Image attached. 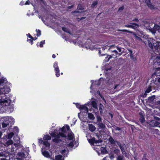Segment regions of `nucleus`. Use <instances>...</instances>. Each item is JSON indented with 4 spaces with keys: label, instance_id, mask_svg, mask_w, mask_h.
<instances>
[{
    "label": "nucleus",
    "instance_id": "nucleus-32",
    "mask_svg": "<svg viewBox=\"0 0 160 160\" xmlns=\"http://www.w3.org/2000/svg\"><path fill=\"white\" fill-rule=\"evenodd\" d=\"M99 110L100 111L101 114H102L103 113V109L104 108V107L102 104H100L99 105Z\"/></svg>",
    "mask_w": 160,
    "mask_h": 160
},
{
    "label": "nucleus",
    "instance_id": "nucleus-53",
    "mask_svg": "<svg viewBox=\"0 0 160 160\" xmlns=\"http://www.w3.org/2000/svg\"><path fill=\"white\" fill-rule=\"evenodd\" d=\"M68 146L72 148L74 146L73 142H71L69 144H68Z\"/></svg>",
    "mask_w": 160,
    "mask_h": 160
},
{
    "label": "nucleus",
    "instance_id": "nucleus-24",
    "mask_svg": "<svg viewBox=\"0 0 160 160\" xmlns=\"http://www.w3.org/2000/svg\"><path fill=\"white\" fill-rule=\"evenodd\" d=\"M109 51L112 53L111 55L112 56H115L118 53L117 50H110Z\"/></svg>",
    "mask_w": 160,
    "mask_h": 160
},
{
    "label": "nucleus",
    "instance_id": "nucleus-34",
    "mask_svg": "<svg viewBox=\"0 0 160 160\" xmlns=\"http://www.w3.org/2000/svg\"><path fill=\"white\" fill-rule=\"evenodd\" d=\"M151 90V89L150 87H148L146 90L145 93L143 95V97H145L147 95V93H149Z\"/></svg>",
    "mask_w": 160,
    "mask_h": 160
},
{
    "label": "nucleus",
    "instance_id": "nucleus-39",
    "mask_svg": "<svg viewBox=\"0 0 160 160\" xmlns=\"http://www.w3.org/2000/svg\"><path fill=\"white\" fill-rule=\"evenodd\" d=\"M51 139V137L48 135H45L43 138V139L44 140H50Z\"/></svg>",
    "mask_w": 160,
    "mask_h": 160
},
{
    "label": "nucleus",
    "instance_id": "nucleus-14",
    "mask_svg": "<svg viewBox=\"0 0 160 160\" xmlns=\"http://www.w3.org/2000/svg\"><path fill=\"white\" fill-rule=\"evenodd\" d=\"M9 152H7L5 151H0V157H4L7 158L9 155Z\"/></svg>",
    "mask_w": 160,
    "mask_h": 160
},
{
    "label": "nucleus",
    "instance_id": "nucleus-28",
    "mask_svg": "<svg viewBox=\"0 0 160 160\" xmlns=\"http://www.w3.org/2000/svg\"><path fill=\"white\" fill-rule=\"evenodd\" d=\"M100 148L102 153L105 154L107 153V150L105 148L102 147H100Z\"/></svg>",
    "mask_w": 160,
    "mask_h": 160
},
{
    "label": "nucleus",
    "instance_id": "nucleus-46",
    "mask_svg": "<svg viewBox=\"0 0 160 160\" xmlns=\"http://www.w3.org/2000/svg\"><path fill=\"white\" fill-rule=\"evenodd\" d=\"M14 135V134L13 132H10L9 134H8V139H11V138Z\"/></svg>",
    "mask_w": 160,
    "mask_h": 160
},
{
    "label": "nucleus",
    "instance_id": "nucleus-16",
    "mask_svg": "<svg viewBox=\"0 0 160 160\" xmlns=\"http://www.w3.org/2000/svg\"><path fill=\"white\" fill-rule=\"evenodd\" d=\"M89 130L92 132L94 131L96 128L95 126L92 124H88Z\"/></svg>",
    "mask_w": 160,
    "mask_h": 160
},
{
    "label": "nucleus",
    "instance_id": "nucleus-1",
    "mask_svg": "<svg viewBox=\"0 0 160 160\" xmlns=\"http://www.w3.org/2000/svg\"><path fill=\"white\" fill-rule=\"evenodd\" d=\"M69 129V127L66 125L65 127H63L62 128H60L58 132H56L57 130L53 132H52L50 133L51 135L55 138L53 139V141L57 143L60 142L62 140V138H66L67 137L66 130L68 131Z\"/></svg>",
    "mask_w": 160,
    "mask_h": 160
},
{
    "label": "nucleus",
    "instance_id": "nucleus-29",
    "mask_svg": "<svg viewBox=\"0 0 160 160\" xmlns=\"http://www.w3.org/2000/svg\"><path fill=\"white\" fill-rule=\"evenodd\" d=\"M154 28V29L156 31L160 32V26L155 24Z\"/></svg>",
    "mask_w": 160,
    "mask_h": 160
},
{
    "label": "nucleus",
    "instance_id": "nucleus-2",
    "mask_svg": "<svg viewBox=\"0 0 160 160\" xmlns=\"http://www.w3.org/2000/svg\"><path fill=\"white\" fill-rule=\"evenodd\" d=\"M144 42L146 45H148L151 49L154 52H158L160 49V42L155 41L152 38H148Z\"/></svg>",
    "mask_w": 160,
    "mask_h": 160
},
{
    "label": "nucleus",
    "instance_id": "nucleus-8",
    "mask_svg": "<svg viewBox=\"0 0 160 160\" xmlns=\"http://www.w3.org/2000/svg\"><path fill=\"white\" fill-rule=\"evenodd\" d=\"M10 89L8 88H0V94H3V98L6 97L5 94L9 92Z\"/></svg>",
    "mask_w": 160,
    "mask_h": 160
},
{
    "label": "nucleus",
    "instance_id": "nucleus-59",
    "mask_svg": "<svg viewBox=\"0 0 160 160\" xmlns=\"http://www.w3.org/2000/svg\"><path fill=\"white\" fill-rule=\"evenodd\" d=\"M66 152H67V151L65 149L62 150H61L60 152L62 154H64V153H66Z\"/></svg>",
    "mask_w": 160,
    "mask_h": 160
},
{
    "label": "nucleus",
    "instance_id": "nucleus-40",
    "mask_svg": "<svg viewBox=\"0 0 160 160\" xmlns=\"http://www.w3.org/2000/svg\"><path fill=\"white\" fill-rule=\"evenodd\" d=\"M62 29L65 32H67L70 34H71L69 30L65 27H63L62 28Z\"/></svg>",
    "mask_w": 160,
    "mask_h": 160
},
{
    "label": "nucleus",
    "instance_id": "nucleus-3",
    "mask_svg": "<svg viewBox=\"0 0 160 160\" xmlns=\"http://www.w3.org/2000/svg\"><path fill=\"white\" fill-rule=\"evenodd\" d=\"M5 98H3L2 97L1 98L0 113H3L5 112L10 104L11 100L9 99L6 98V97Z\"/></svg>",
    "mask_w": 160,
    "mask_h": 160
},
{
    "label": "nucleus",
    "instance_id": "nucleus-26",
    "mask_svg": "<svg viewBox=\"0 0 160 160\" xmlns=\"http://www.w3.org/2000/svg\"><path fill=\"white\" fill-rule=\"evenodd\" d=\"M88 117L89 119L92 120H94L95 118L93 114L90 113H88Z\"/></svg>",
    "mask_w": 160,
    "mask_h": 160
},
{
    "label": "nucleus",
    "instance_id": "nucleus-25",
    "mask_svg": "<svg viewBox=\"0 0 160 160\" xmlns=\"http://www.w3.org/2000/svg\"><path fill=\"white\" fill-rule=\"evenodd\" d=\"M42 154L45 157H46L48 158H49L50 157V156L48 152L46 151H42Z\"/></svg>",
    "mask_w": 160,
    "mask_h": 160
},
{
    "label": "nucleus",
    "instance_id": "nucleus-37",
    "mask_svg": "<svg viewBox=\"0 0 160 160\" xmlns=\"http://www.w3.org/2000/svg\"><path fill=\"white\" fill-rule=\"evenodd\" d=\"M124 157L122 155H118L117 157V160H123Z\"/></svg>",
    "mask_w": 160,
    "mask_h": 160
},
{
    "label": "nucleus",
    "instance_id": "nucleus-19",
    "mask_svg": "<svg viewBox=\"0 0 160 160\" xmlns=\"http://www.w3.org/2000/svg\"><path fill=\"white\" fill-rule=\"evenodd\" d=\"M156 69L157 71L155 72V74L157 76H160V77L158 79V81L160 82V67L157 68Z\"/></svg>",
    "mask_w": 160,
    "mask_h": 160
},
{
    "label": "nucleus",
    "instance_id": "nucleus-44",
    "mask_svg": "<svg viewBox=\"0 0 160 160\" xmlns=\"http://www.w3.org/2000/svg\"><path fill=\"white\" fill-rule=\"evenodd\" d=\"M97 122L98 123L102 122V119L100 116H97Z\"/></svg>",
    "mask_w": 160,
    "mask_h": 160
},
{
    "label": "nucleus",
    "instance_id": "nucleus-45",
    "mask_svg": "<svg viewBox=\"0 0 160 160\" xmlns=\"http://www.w3.org/2000/svg\"><path fill=\"white\" fill-rule=\"evenodd\" d=\"M98 4V2L97 1H95L93 2L91 5V7L92 8H94L95 6L97 5Z\"/></svg>",
    "mask_w": 160,
    "mask_h": 160
},
{
    "label": "nucleus",
    "instance_id": "nucleus-21",
    "mask_svg": "<svg viewBox=\"0 0 160 160\" xmlns=\"http://www.w3.org/2000/svg\"><path fill=\"white\" fill-rule=\"evenodd\" d=\"M122 154L124 155L126 157L128 158L129 156V155L124 150V146L120 149Z\"/></svg>",
    "mask_w": 160,
    "mask_h": 160
},
{
    "label": "nucleus",
    "instance_id": "nucleus-10",
    "mask_svg": "<svg viewBox=\"0 0 160 160\" xmlns=\"http://www.w3.org/2000/svg\"><path fill=\"white\" fill-rule=\"evenodd\" d=\"M148 124L150 126L152 127H157L160 124L159 122H158L154 120L150 121L148 122Z\"/></svg>",
    "mask_w": 160,
    "mask_h": 160
},
{
    "label": "nucleus",
    "instance_id": "nucleus-61",
    "mask_svg": "<svg viewBox=\"0 0 160 160\" xmlns=\"http://www.w3.org/2000/svg\"><path fill=\"white\" fill-rule=\"evenodd\" d=\"M124 7L123 6H122L120 7L118 9V11H121L122 10L124 9Z\"/></svg>",
    "mask_w": 160,
    "mask_h": 160
},
{
    "label": "nucleus",
    "instance_id": "nucleus-48",
    "mask_svg": "<svg viewBox=\"0 0 160 160\" xmlns=\"http://www.w3.org/2000/svg\"><path fill=\"white\" fill-rule=\"evenodd\" d=\"M154 118L155 119L154 120L157 121L158 122H159V124H160V118L156 116H154Z\"/></svg>",
    "mask_w": 160,
    "mask_h": 160
},
{
    "label": "nucleus",
    "instance_id": "nucleus-6",
    "mask_svg": "<svg viewBox=\"0 0 160 160\" xmlns=\"http://www.w3.org/2000/svg\"><path fill=\"white\" fill-rule=\"evenodd\" d=\"M28 155V152L24 153L20 152L18 153L16 158L18 160H23V159L27 157Z\"/></svg>",
    "mask_w": 160,
    "mask_h": 160
},
{
    "label": "nucleus",
    "instance_id": "nucleus-36",
    "mask_svg": "<svg viewBox=\"0 0 160 160\" xmlns=\"http://www.w3.org/2000/svg\"><path fill=\"white\" fill-rule=\"evenodd\" d=\"M92 105L94 108L95 109L98 108L97 104L95 101H93L92 102Z\"/></svg>",
    "mask_w": 160,
    "mask_h": 160
},
{
    "label": "nucleus",
    "instance_id": "nucleus-47",
    "mask_svg": "<svg viewBox=\"0 0 160 160\" xmlns=\"http://www.w3.org/2000/svg\"><path fill=\"white\" fill-rule=\"evenodd\" d=\"M77 9L79 10H82L83 9V8L81 5L79 4L78 6Z\"/></svg>",
    "mask_w": 160,
    "mask_h": 160
},
{
    "label": "nucleus",
    "instance_id": "nucleus-60",
    "mask_svg": "<svg viewBox=\"0 0 160 160\" xmlns=\"http://www.w3.org/2000/svg\"><path fill=\"white\" fill-rule=\"evenodd\" d=\"M34 40V38L32 39H28V41L29 42H31V44H32L33 43V40Z\"/></svg>",
    "mask_w": 160,
    "mask_h": 160
},
{
    "label": "nucleus",
    "instance_id": "nucleus-30",
    "mask_svg": "<svg viewBox=\"0 0 160 160\" xmlns=\"http://www.w3.org/2000/svg\"><path fill=\"white\" fill-rule=\"evenodd\" d=\"M18 146V145L17 143H14L13 146H12L10 148V152H13L14 151L15 149V147L16 148Z\"/></svg>",
    "mask_w": 160,
    "mask_h": 160
},
{
    "label": "nucleus",
    "instance_id": "nucleus-64",
    "mask_svg": "<svg viewBox=\"0 0 160 160\" xmlns=\"http://www.w3.org/2000/svg\"><path fill=\"white\" fill-rule=\"evenodd\" d=\"M7 158H0V160H8V159H6Z\"/></svg>",
    "mask_w": 160,
    "mask_h": 160
},
{
    "label": "nucleus",
    "instance_id": "nucleus-63",
    "mask_svg": "<svg viewBox=\"0 0 160 160\" xmlns=\"http://www.w3.org/2000/svg\"><path fill=\"white\" fill-rule=\"evenodd\" d=\"M76 106L77 107V108H79L80 109V107H81L82 106H81L79 104H77L76 105Z\"/></svg>",
    "mask_w": 160,
    "mask_h": 160
},
{
    "label": "nucleus",
    "instance_id": "nucleus-33",
    "mask_svg": "<svg viewBox=\"0 0 160 160\" xmlns=\"http://www.w3.org/2000/svg\"><path fill=\"white\" fill-rule=\"evenodd\" d=\"M98 127L102 129H104L106 128L105 125L102 122L98 123Z\"/></svg>",
    "mask_w": 160,
    "mask_h": 160
},
{
    "label": "nucleus",
    "instance_id": "nucleus-43",
    "mask_svg": "<svg viewBox=\"0 0 160 160\" xmlns=\"http://www.w3.org/2000/svg\"><path fill=\"white\" fill-rule=\"evenodd\" d=\"M43 144L46 147H49L50 146V144L48 141H45L43 142Z\"/></svg>",
    "mask_w": 160,
    "mask_h": 160
},
{
    "label": "nucleus",
    "instance_id": "nucleus-38",
    "mask_svg": "<svg viewBox=\"0 0 160 160\" xmlns=\"http://www.w3.org/2000/svg\"><path fill=\"white\" fill-rule=\"evenodd\" d=\"M80 109L84 110V112H88V108L84 106H82L80 107Z\"/></svg>",
    "mask_w": 160,
    "mask_h": 160
},
{
    "label": "nucleus",
    "instance_id": "nucleus-56",
    "mask_svg": "<svg viewBox=\"0 0 160 160\" xmlns=\"http://www.w3.org/2000/svg\"><path fill=\"white\" fill-rule=\"evenodd\" d=\"M5 82V80L3 78L0 79V85L3 83Z\"/></svg>",
    "mask_w": 160,
    "mask_h": 160
},
{
    "label": "nucleus",
    "instance_id": "nucleus-15",
    "mask_svg": "<svg viewBox=\"0 0 160 160\" xmlns=\"http://www.w3.org/2000/svg\"><path fill=\"white\" fill-rule=\"evenodd\" d=\"M145 2L147 5L148 7L151 9H154V6L151 2V0H145Z\"/></svg>",
    "mask_w": 160,
    "mask_h": 160
},
{
    "label": "nucleus",
    "instance_id": "nucleus-49",
    "mask_svg": "<svg viewBox=\"0 0 160 160\" xmlns=\"http://www.w3.org/2000/svg\"><path fill=\"white\" fill-rule=\"evenodd\" d=\"M118 31H122V32H128V33H132V32H131L130 31H129L127 30H125V29H122V30L118 29Z\"/></svg>",
    "mask_w": 160,
    "mask_h": 160
},
{
    "label": "nucleus",
    "instance_id": "nucleus-51",
    "mask_svg": "<svg viewBox=\"0 0 160 160\" xmlns=\"http://www.w3.org/2000/svg\"><path fill=\"white\" fill-rule=\"evenodd\" d=\"M101 79V78L100 79L98 80L97 81H95V84L98 86L99 85L101 84V82H100Z\"/></svg>",
    "mask_w": 160,
    "mask_h": 160
},
{
    "label": "nucleus",
    "instance_id": "nucleus-57",
    "mask_svg": "<svg viewBox=\"0 0 160 160\" xmlns=\"http://www.w3.org/2000/svg\"><path fill=\"white\" fill-rule=\"evenodd\" d=\"M113 127L116 130L120 131L121 130V128L119 127H117L116 126H115Z\"/></svg>",
    "mask_w": 160,
    "mask_h": 160
},
{
    "label": "nucleus",
    "instance_id": "nucleus-35",
    "mask_svg": "<svg viewBox=\"0 0 160 160\" xmlns=\"http://www.w3.org/2000/svg\"><path fill=\"white\" fill-rule=\"evenodd\" d=\"M155 95H153L151 97H149L148 98V101L149 102H152L154 99H155Z\"/></svg>",
    "mask_w": 160,
    "mask_h": 160
},
{
    "label": "nucleus",
    "instance_id": "nucleus-4",
    "mask_svg": "<svg viewBox=\"0 0 160 160\" xmlns=\"http://www.w3.org/2000/svg\"><path fill=\"white\" fill-rule=\"evenodd\" d=\"M14 120L12 117H7L5 118L4 121L2 123V128L5 129L6 128L10 127L12 125L14 124Z\"/></svg>",
    "mask_w": 160,
    "mask_h": 160
},
{
    "label": "nucleus",
    "instance_id": "nucleus-31",
    "mask_svg": "<svg viewBox=\"0 0 160 160\" xmlns=\"http://www.w3.org/2000/svg\"><path fill=\"white\" fill-rule=\"evenodd\" d=\"M55 157V160H64V158L61 155H58Z\"/></svg>",
    "mask_w": 160,
    "mask_h": 160
},
{
    "label": "nucleus",
    "instance_id": "nucleus-13",
    "mask_svg": "<svg viewBox=\"0 0 160 160\" xmlns=\"http://www.w3.org/2000/svg\"><path fill=\"white\" fill-rule=\"evenodd\" d=\"M108 140L109 142L111 144L116 145V142H117V140L114 139L112 137L110 136L108 139Z\"/></svg>",
    "mask_w": 160,
    "mask_h": 160
},
{
    "label": "nucleus",
    "instance_id": "nucleus-54",
    "mask_svg": "<svg viewBox=\"0 0 160 160\" xmlns=\"http://www.w3.org/2000/svg\"><path fill=\"white\" fill-rule=\"evenodd\" d=\"M109 157L111 159H112L114 158V154L112 153L110 154L109 155Z\"/></svg>",
    "mask_w": 160,
    "mask_h": 160
},
{
    "label": "nucleus",
    "instance_id": "nucleus-18",
    "mask_svg": "<svg viewBox=\"0 0 160 160\" xmlns=\"http://www.w3.org/2000/svg\"><path fill=\"white\" fill-rule=\"evenodd\" d=\"M116 48L117 49V50H118V52H119V53H118L119 55H121L122 54V52H123L124 51V49L123 48H122L118 46H116Z\"/></svg>",
    "mask_w": 160,
    "mask_h": 160
},
{
    "label": "nucleus",
    "instance_id": "nucleus-52",
    "mask_svg": "<svg viewBox=\"0 0 160 160\" xmlns=\"http://www.w3.org/2000/svg\"><path fill=\"white\" fill-rule=\"evenodd\" d=\"M45 43V41L44 40L43 41L41 42H40V47L41 48L43 47V45Z\"/></svg>",
    "mask_w": 160,
    "mask_h": 160
},
{
    "label": "nucleus",
    "instance_id": "nucleus-7",
    "mask_svg": "<svg viewBox=\"0 0 160 160\" xmlns=\"http://www.w3.org/2000/svg\"><path fill=\"white\" fill-rule=\"evenodd\" d=\"M10 89L8 88H0V94H3V98L6 97L5 94L9 92Z\"/></svg>",
    "mask_w": 160,
    "mask_h": 160
},
{
    "label": "nucleus",
    "instance_id": "nucleus-55",
    "mask_svg": "<svg viewBox=\"0 0 160 160\" xmlns=\"http://www.w3.org/2000/svg\"><path fill=\"white\" fill-rule=\"evenodd\" d=\"M36 31L37 32V36H40V35H41V31L39 30H36Z\"/></svg>",
    "mask_w": 160,
    "mask_h": 160
},
{
    "label": "nucleus",
    "instance_id": "nucleus-17",
    "mask_svg": "<svg viewBox=\"0 0 160 160\" xmlns=\"http://www.w3.org/2000/svg\"><path fill=\"white\" fill-rule=\"evenodd\" d=\"M115 78H113L109 79L107 82V84L109 85L113 84L115 83Z\"/></svg>",
    "mask_w": 160,
    "mask_h": 160
},
{
    "label": "nucleus",
    "instance_id": "nucleus-62",
    "mask_svg": "<svg viewBox=\"0 0 160 160\" xmlns=\"http://www.w3.org/2000/svg\"><path fill=\"white\" fill-rule=\"evenodd\" d=\"M132 21L138 22H139V20L138 18H135L132 20Z\"/></svg>",
    "mask_w": 160,
    "mask_h": 160
},
{
    "label": "nucleus",
    "instance_id": "nucleus-20",
    "mask_svg": "<svg viewBox=\"0 0 160 160\" xmlns=\"http://www.w3.org/2000/svg\"><path fill=\"white\" fill-rule=\"evenodd\" d=\"M142 114V113L141 112L139 113V114L140 116L139 120L142 123H143L145 121L144 117Z\"/></svg>",
    "mask_w": 160,
    "mask_h": 160
},
{
    "label": "nucleus",
    "instance_id": "nucleus-22",
    "mask_svg": "<svg viewBox=\"0 0 160 160\" xmlns=\"http://www.w3.org/2000/svg\"><path fill=\"white\" fill-rule=\"evenodd\" d=\"M67 135L68 137V139L70 140H72L74 137V134L72 132L68 133V134H67Z\"/></svg>",
    "mask_w": 160,
    "mask_h": 160
},
{
    "label": "nucleus",
    "instance_id": "nucleus-12",
    "mask_svg": "<svg viewBox=\"0 0 160 160\" xmlns=\"http://www.w3.org/2000/svg\"><path fill=\"white\" fill-rule=\"evenodd\" d=\"M102 52H101V50H99L98 53L100 55H101V56H107V57L105 58V62H108L109 59L112 58V55H106V54L105 53H102Z\"/></svg>",
    "mask_w": 160,
    "mask_h": 160
},
{
    "label": "nucleus",
    "instance_id": "nucleus-27",
    "mask_svg": "<svg viewBox=\"0 0 160 160\" xmlns=\"http://www.w3.org/2000/svg\"><path fill=\"white\" fill-rule=\"evenodd\" d=\"M119 84H116L115 85V86L112 88L113 90H114V91L115 92L119 91L120 89L119 88Z\"/></svg>",
    "mask_w": 160,
    "mask_h": 160
},
{
    "label": "nucleus",
    "instance_id": "nucleus-23",
    "mask_svg": "<svg viewBox=\"0 0 160 160\" xmlns=\"http://www.w3.org/2000/svg\"><path fill=\"white\" fill-rule=\"evenodd\" d=\"M13 143V141L12 140H9L5 142L4 145L6 147H8V146L12 145Z\"/></svg>",
    "mask_w": 160,
    "mask_h": 160
},
{
    "label": "nucleus",
    "instance_id": "nucleus-41",
    "mask_svg": "<svg viewBox=\"0 0 160 160\" xmlns=\"http://www.w3.org/2000/svg\"><path fill=\"white\" fill-rule=\"evenodd\" d=\"M116 143H117V145L118 146L120 149L121 148L124 146H125V144H124L123 145H121V144L120 143V142L117 141V142H116Z\"/></svg>",
    "mask_w": 160,
    "mask_h": 160
},
{
    "label": "nucleus",
    "instance_id": "nucleus-58",
    "mask_svg": "<svg viewBox=\"0 0 160 160\" xmlns=\"http://www.w3.org/2000/svg\"><path fill=\"white\" fill-rule=\"evenodd\" d=\"M146 154H144L142 158V160H148L146 158Z\"/></svg>",
    "mask_w": 160,
    "mask_h": 160
},
{
    "label": "nucleus",
    "instance_id": "nucleus-9",
    "mask_svg": "<svg viewBox=\"0 0 160 160\" xmlns=\"http://www.w3.org/2000/svg\"><path fill=\"white\" fill-rule=\"evenodd\" d=\"M130 24L125 25L124 27H125L131 28L134 29H136L139 27V25L135 23H130Z\"/></svg>",
    "mask_w": 160,
    "mask_h": 160
},
{
    "label": "nucleus",
    "instance_id": "nucleus-50",
    "mask_svg": "<svg viewBox=\"0 0 160 160\" xmlns=\"http://www.w3.org/2000/svg\"><path fill=\"white\" fill-rule=\"evenodd\" d=\"M134 36L136 39L139 40H142V39L139 37L137 36L136 34H134Z\"/></svg>",
    "mask_w": 160,
    "mask_h": 160
},
{
    "label": "nucleus",
    "instance_id": "nucleus-5",
    "mask_svg": "<svg viewBox=\"0 0 160 160\" xmlns=\"http://www.w3.org/2000/svg\"><path fill=\"white\" fill-rule=\"evenodd\" d=\"M96 134L97 138H92L91 139H88V142L91 144L93 145L94 144L101 143L102 142V140L100 138V136Z\"/></svg>",
    "mask_w": 160,
    "mask_h": 160
},
{
    "label": "nucleus",
    "instance_id": "nucleus-11",
    "mask_svg": "<svg viewBox=\"0 0 160 160\" xmlns=\"http://www.w3.org/2000/svg\"><path fill=\"white\" fill-rule=\"evenodd\" d=\"M53 67L55 68V72L56 73V76L57 77H58L60 75L59 70L58 67V63L57 62H55L54 63Z\"/></svg>",
    "mask_w": 160,
    "mask_h": 160
},
{
    "label": "nucleus",
    "instance_id": "nucleus-42",
    "mask_svg": "<svg viewBox=\"0 0 160 160\" xmlns=\"http://www.w3.org/2000/svg\"><path fill=\"white\" fill-rule=\"evenodd\" d=\"M113 152L114 153L116 154L117 155H118L120 153V151L118 149H115L114 150Z\"/></svg>",
    "mask_w": 160,
    "mask_h": 160
}]
</instances>
